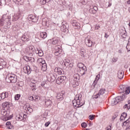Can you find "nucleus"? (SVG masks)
Here are the masks:
<instances>
[{
	"label": "nucleus",
	"instance_id": "1",
	"mask_svg": "<svg viewBox=\"0 0 130 130\" xmlns=\"http://www.w3.org/2000/svg\"><path fill=\"white\" fill-rule=\"evenodd\" d=\"M72 104L75 108H79L85 104V101L82 98V94H79L75 96V99L72 101Z\"/></svg>",
	"mask_w": 130,
	"mask_h": 130
},
{
	"label": "nucleus",
	"instance_id": "2",
	"mask_svg": "<svg viewBox=\"0 0 130 130\" xmlns=\"http://www.w3.org/2000/svg\"><path fill=\"white\" fill-rule=\"evenodd\" d=\"M11 16H8L7 14H4L3 15L2 19H0V26H4L6 25L11 24Z\"/></svg>",
	"mask_w": 130,
	"mask_h": 130
},
{
	"label": "nucleus",
	"instance_id": "3",
	"mask_svg": "<svg viewBox=\"0 0 130 130\" xmlns=\"http://www.w3.org/2000/svg\"><path fill=\"white\" fill-rule=\"evenodd\" d=\"M18 78L17 76L14 74L9 73L6 78V81L7 83H16Z\"/></svg>",
	"mask_w": 130,
	"mask_h": 130
},
{
	"label": "nucleus",
	"instance_id": "4",
	"mask_svg": "<svg viewBox=\"0 0 130 130\" xmlns=\"http://www.w3.org/2000/svg\"><path fill=\"white\" fill-rule=\"evenodd\" d=\"M80 84V75L79 74H75L73 75V81L72 85L74 88H76L77 86Z\"/></svg>",
	"mask_w": 130,
	"mask_h": 130
},
{
	"label": "nucleus",
	"instance_id": "5",
	"mask_svg": "<svg viewBox=\"0 0 130 130\" xmlns=\"http://www.w3.org/2000/svg\"><path fill=\"white\" fill-rule=\"evenodd\" d=\"M92 39V38L90 36H88L85 39V42L86 45L87 46H88V47H92V45H94V43L91 40Z\"/></svg>",
	"mask_w": 130,
	"mask_h": 130
},
{
	"label": "nucleus",
	"instance_id": "6",
	"mask_svg": "<svg viewBox=\"0 0 130 130\" xmlns=\"http://www.w3.org/2000/svg\"><path fill=\"white\" fill-rule=\"evenodd\" d=\"M120 89L121 90V92H125V94L126 95L128 94L129 93H130V87H126V86L124 85H122L120 86Z\"/></svg>",
	"mask_w": 130,
	"mask_h": 130
},
{
	"label": "nucleus",
	"instance_id": "7",
	"mask_svg": "<svg viewBox=\"0 0 130 130\" xmlns=\"http://www.w3.org/2000/svg\"><path fill=\"white\" fill-rule=\"evenodd\" d=\"M66 79L67 77L64 76L58 77L56 79V83L58 85H60V84H61L63 81H66Z\"/></svg>",
	"mask_w": 130,
	"mask_h": 130
},
{
	"label": "nucleus",
	"instance_id": "8",
	"mask_svg": "<svg viewBox=\"0 0 130 130\" xmlns=\"http://www.w3.org/2000/svg\"><path fill=\"white\" fill-rule=\"evenodd\" d=\"M20 13H14L12 15V21L13 22H16V21H18V20L20 19Z\"/></svg>",
	"mask_w": 130,
	"mask_h": 130
},
{
	"label": "nucleus",
	"instance_id": "9",
	"mask_svg": "<svg viewBox=\"0 0 130 130\" xmlns=\"http://www.w3.org/2000/svg\"><path fill=\"white\" fill-rule=\"evenodd\" d=\"M72 24L75 29H80L81 28V24L76 20H73Z\"/></svg>",
	"mask_w": 130,
	"mask_h": 130
},
{
	"label": "nucleus",
	"instance_id": "10",
	"mask_svg": "<svg viewBox=\"0 0 130 130\" xmlns=\"http://www.w3.org/2000/svg\"><path fill=\"white\" fill-rule=\"evenodd\" d=\"M68 24L67 23H65L62 22V26H61V31L62 32H64L66 33V32H68L69 31V29H68Z\"/></svg>",
	"mask_w": 130,
	"mask_h": 130
},
{
	"label": "nucleus",
	"instance_id": "11",
	"mask_svg": "<svg viewBox=\"0 0 130 130\" xmlns=\"http://www.w3.org/2000/svg\"><path fill=\"white\" fill-rule=\"evenodd\" d=\"M54 72L58 75H63L64 74L63 70L62 69L58 68H55L54 70Z\"/></svg>",
	"mask_w": 130,
	"mask_h": 130
},
{
	"label": "nucleus",
	"instance_id": "12",
	"mask_svg": "<svg viewBox=\"0 0 130 130\" xmlns=\"http://www.w3.org/2000/svg\"><path fill=\"white\" fill-rule=\"evenodd\" d=\"M9 97V93L7 92H3L0 94V101L4 100L5 98H8Z\"/></svg>",
	"mask_w": 130,
	"mask_h": 130
},
{
	"label": "nucleus",
	"instance_id": "13",
	"mask_svg": "<svg viewBox=\"0 0 130 130\" xmlns=\"http://www.w3.org/2000/svg\"><path fill=\"white\" fill-rule=\"evenodd\" d=\"M78 74H80L81 76H83V75H85V74H86V72H87V68L84 67L83 68L78 69Z\"/></svg>",
	"mask_w": 130,
	"mask_h": 130
},
{
	"label": "nucleus",
	"instance_id": "14",
	"mask_svg": "<svg viewBox=\"0 0 130 130\" xmlns=\"http://www.w3.org/2000/svg\"><path fill=\"white\" fill-rule=\"evenodd\" d=\"M23 71L25 74H27V75L31 74V69L29 66L23 67Z\"/></svg>",
	"mask_w": 130,
	"mask_h": 130
},
{
	"label": "nucleus",
	"instance_id": "15",
	"mask_svg": "<svg viewBox=\"0 0 130 130\" xmlns=\"http://www.w3.org/2000/svg\"><path fill=\"white\" fill-rule=\"evenodd\" d=\"M48 42H51L53 45H56L58 43V39L57 38H54L51 40H49Z\"/></svg>",
	"mask_w": 130,
	"mask_h": 130
},
{
	"label": "nucleus",
	"instance_id": "16",
	"mask_svg": "<svg viewBox=\"0 0 130 130\" xmlns=\"http://www.w3.org/2000/svg\"><path fill=\"white\" fill-rule=\"evenodd\" d=\"M63 98H64L63 93H62V92L57 93L56 99L58 100H59V101H61V100H63Z\"/></svg>",
	"mask_w": 130,
	"mask_h": 130
},
{
	"label": "nucleus",
	"instance_id": "17",
	"mask_svg": "<svg viewBox=\"0 0 130 130\" xmlns=\"http://www.w3.org/2000/svg\"><path fill=\"white\" fill-rule=\"evenodd\" d=\"M45 104L46 107H51V105H52V102L50 100H45Z\"/></svg>",
	"mask_w": 130,
	"mask_h": 130
},
{
	"label": "nucleus",
	"instance_id": "18",
	"mask_svg": "<svg viewBox=\"0 0 130 130\" xmlns=\"http://www.w3.org/2000/svg\"><path fill=\"white\" fill-rule=\"evenodd\" d=\"M35 52L37 54H38L39 56H43V51L42 50H39L38 48H35Z\"/></svg>",
	"mask_w": 130,
	"mask_h": 130
},
{
	"label": "nucleus",
	"instance_id": "19",
	"mask_svg": "<svg viewBox=\"0 0 130 130\" xmlns=\"http://www.w3.org/2000/svg\"><path fill=\"white\" fill-rule=\"evenodd\" d=\"M123 76H124V72L122 71H119L118 72V78L121 80V79H123Z\"/></svg>",
	"mask_w": 130,
	"mask_h": 130
},
{
	"label": "nucleus",
	"instance_id": "20",
	"mask_svg": "<svg viewBox=\"0 0 130 130\" xmlns=\"http://www.w3.org/2000/svg\"><path fill=\"white\" fill-rule=\"evenodd\" d=\"M29 20H31L32 22H34L35 23L38 21V19L37 18V17H35V16H34L32 15H29Z\"/></svg>",
	"mask_w": 130,
	"mask_h": 130
},
{
	"label": "nucleus",
	"instance_id": "21",
	"mask_svg": "<svg viewBox=\"0 0 130 130\" xmlns=\"http://www.w3.org/2000/svg\"><path fill=\"white\" fill-rule=\"evenodd\" d=\"M92 98L93 99H98V98H102V96L101 95H100L99 92H94L92 96Z\"/></svg>",
	"mask_w": 130,
	"mask_h": 130
},
{
	"label": "nucleus",
	"instance_id": "22",
	"mask_svg": "<svg viewBox=\"0 0 130 130\" xmlns=\"http://www.w3.org/2000/svg\"><path fill=\"white\" fill-rule=\"evenodd\" d=\"M125 97V95H123L122 96H118L116 97L115 99L117 101V103H118L119 102H120V101H123V99Z\"/></svg>",
	"mask_w": 130,
	"mask_h": 130
},
{
	"label": "nucleus",
	"instance_id": "23",
	"mask_svg": "<svg viewBox=\"0 0 130 130\" xmlns=\"http://www.w3.org/2000/svg\"><path fill=\"white\" fill-rule=\"evenodd\" d=\"M2 106L3 107H5V108L7 107L8 108H10V107L12 106V105L11 104V103L9 102H5L2 104Z\"/></svg>",
	"mask_w": 130,
	"mask_h": 130
},
{
	"label": "nucleus",
	"instance_id": "24",
	"mask_svg": "<svg viewBox=\"0 0 130 130\" xmlns=\"http://www.w3.org/2000/svg\"><path fill=\"white\" fill-rule=\"evenodd\" d=\"M22 40L24 41V42L29 41V36H28V35H23L22 37Z\"/></svg>",
	"mask_w": 130,
	"mask_h": 130
},
{
	"label": "nucleus",
	"instance_id": "25",
	"mask_svg": "<svg viewBox=\"0 0 130 130\" xmlns=\"http://www.w3.org/2000/svg\"><path fill=\"white\" fill-rule=\"evenodd\" d=\"M25 109L26 111H28L30 113L33 112V109H32V108H31L29 105L26 106Z\"/></svg>",
	"mask_w": 130,
	"mask_h": 130
},
{
	"label": "nucleus",
	"instance_id": "26",
	"mask_svg": "<svg viewBox=\"0 0 130 130\" xmlns=\"http://www.w3.org/2000/svg\"><path fill=\"white\" fill-rule=\"evenodd\" d=\"M1 114L5 117H8L9 116V114H8V112H7V111L5 110H2L1 111Z\"/></svg>",
	"mask_w": 130,
	"mask_h": 130
},
{
	"label": "nucleus",
	"instance_id": "27",
	"mask_svg": "<svg viewBox=\"0 0 130 130\" xmlns=\"http://www.w3.org/2000/svg\"><path fill=\"white\" fill-rule=\"evenodd\" d=\"M121 35L122 38H126L127 34H126V31L125 30H122L121 31Z\"/></svg>",
	"mask_w": 130,
	"mask_h": 130
},
{
	"label": "nucleus",
	"instance_id": "28",
	"mask_svg": "<svg viewBox=\"0 0 130 130\" xmlns=\"http://www.w3.org/2000/svg\"><path fill=\"white\" fill-rule=\"evenodd\" d=\"M24 118H25V117H24V115H22V116L19 115L16 116L17 120H24Z\"/></svg>",
	"mask_w": 130,
	"mask_h": 130
},
{
	"label": "nucleus",
	"instance_id": "29",
	"mask_svg": "<svg viewBox=\"0 0 130 130\" xmlns=\"http://www.w3.org/2000/svg\"><path fill=\"white\" fill-rule=\"evenodd\" d=\"M40 36L41 38H43V39H45V38L47 37V34L45 32H42L40 33Z\"/></svg>",
	"mask_w": 130,
	"mask_h": 130
},
{
	"label": "nucleus",
	"instance_id": "30",
	"mask_svg": "<svg viewBox=\"0 0 130 130\" xmlns=\"http://www.w3.org/2000/svg\"><path fill=\"white\" fill-rule=\"evenodd\" d=\"M105 88H101L99 91V93H100V95H102V97H103V95L105 94Z\"/></svg>",
	"mask_w": 130,
	"mask_h": 130
},
{
	"label": "nucleus",
	"instance_id": "31",
	"mask_svg": "<svg viewBox=\"0 0 130 130\" xmlns=\"http://www.w3.org/2000/svg\"><path fill=\"white\" fill-rule=\"evenodd\" d=\"M1 66H2V69L4 68V67L7 66V62L4 60L3 59H1Z\"/></svg>",
	"mask_w": 130,
	"mask_h": 130
},
{
	"label": "nucleus",
	"instance_id": "32",
	"mask_svg": "<svg viewBox=\"0 0 130 130\" xmlns=\"http://www.w3.org/2000/svg\"><path fill=\"white\" fill-rule=\"evenodd\" d=\"M13 2L15 4H18V5H22L23 3H24V0H13Z\"/></svg>",
	"mask_w": 130,
	"mask_h": 130
},
{
	"label": "nucleus",
	"instance_id": "33",
	"mask_svg": "<svg viewBox=\"0 0 130 130\" xmlns=\"http://www.w3.org/2000/svg\"><path fill=\"white\" fill-rule=\"evenodd\" d=\"M77 67L78 68V70L86 68V66H85L82 63H78L77 64Z\"/></svg>",
	"mask_w": 130,
	"mask_h": 130
},
{
	"label": "nucleus",
	"instance_id": "34",
	"mask_svg": "<svg viewBox=\"0 0 130 130\" xmlns=\"http://www.w3.org/2000/svg\"><path fill=\"white\" fill-rule=\"evenodd\" d=\"M80 53L81 54V56H83L84 57V54H85V53H86V50H85L84 49H81L80 50Z\"/></svg>",
	"mask_w": 130,
	"mask_h": 130
},
{
	"label": "nucleus",
	"instance_id": "35",
	"mask_svg": "<svg viewBox=\"0 0 130 130\" xmlns=\"http://www.w3.org/2000/svg\"><path fill=\"white\" fill-rule=\"evenodd\" d=\"M26 58L29 61H30V62H34V61H35V59L34 57H26Z\"/></svg>",
	"mask_w": 130,
	"mask_h": 130
},
{
	"label": "nucleus",
	"instance_id": "36",
	"mask_svg": "<svg viewBox=\"0 0 130 130\" xmlns=\"http://www.w3.org/2000/svg\"><path fill=\"white\" fill-rule=\"evenodd\" d=\"M40 99V96L38 95H35L34 96V101H39Z\"/></svg>",
	"mask_w": 130,
	"mask_h": 130
},
{
	"label": "nucleus",
	"instance_id": "37",
	"mask_svg": "<svg viewBox=\"0 0 130 130\" xmlns=\"http://www.w3.org/2000/svg\"><path fill=\"white\" fill-rule=\"evenodd\" d=\"M118 103L117 102V101L116 100V99H114L113 100V101H112V105L114 106V105H116V104H117Z\"/></svg>",
	"mask_w": 130,
	"mask_h": 130
},
{
	"label": "nucleus",
	"instance_id": "38",
	"mask_svg": "<svg viewBox=\"0 0 130 130\" xmlns=\"http://www.w3.org/2000/svg\"><path fill=\"white\" fill-rule=\"evenodd\" d=\"M47 70V66H45V64L44 65H42V70H43V72H45Z\"/></svg>",
	"mask_w": 130,
	"mask_h": 130
},
{
	"label": "nucleus",
	"instance_id": "39",
	"mask_svg": "<svg viewBox=\"0 0 130 130\" xmlns=\"http://www.w3.org/2000/svg\"><path fill=\"white\" fill-rule=\"evenodd\" d=\"M6 125L8 128L11 129L12 128V125H11V122H7Z\"/></svg>",
	"mask_w": 130,
	"mask_h": 130
},
{
	"label": "nucleus",
	"instance_id": "40",
	"mask_svg": "<svg viewBox=\"0 0 130 130\" xmlns=\"http://www.w3.org/2000/svg\"><path fill=\"white\" fill-rule=\"evenodd\" d=\"M89 13L91 14H96V12L93 8H90L89 9Z\"/></svg>",
	"mask_w": 130,
	"mask_h": 130
},
{
	"label": "nucleus",
	"instance_id": "41",
	"mask_svg": "<svg viewBox=\"0 0 130 130\" xmlns=\"http://www.w3.org/2000/svg\"><path fill=\"white\" fill-rule=\"evenodd\" d=\"M60 52H61L60 50H58V51H56L54 52V55L57 56L59 54H60Z\"/></svg>",
	"mask_w": 130,
	"mask_h": 130
},
{
	"label": "nucleus",
	"instance_id": "42",
	"mask_svg": "<svg viewBox=\"0 0 130 130\" xmlns=\"http://www.w3.org/2000/svg\"><path fill=\"white\" fill-rule=\"evenodd\" d=\"M88 118L90 120H93V119H94L95 118V115H90L89 116Z\"/></svg>",
	"mask_w": 130,
	"mask_h": 130
},
{
	"label": "nucleus",
	"instance_id": "43",
	"mask_svg": "<svg viewBox=\"0 0 130 130\" xmlns=\"http://www.w3.org/2000/svg\"><path fill=\"white\" fill-rule=\"evenodd\" d=\"M20 97H21V95H20V94H16L15 96V100H19V99H20Z\"/></svg>",
	"mask_w": 130,
	"mask_h": 130
},
{
	"label": "nucleus",
	"instance_id": "44",
	"mask_svg": "<svg viewBox=\"0 0 130 130\" xmlns=\"http://www.w3.org/2000/svg\"><path fill=\"white\" fill-rule=\"evenodd\" d=\"M87 124H86V122H83L81 124L82 127H83V128H85V127H87Z\"/></svg>",
	"mask_w": 130,
	"mask_h": 130
},
{
	"label": "nucleus",
	"instance_id": "45",
	"mask_svg": "<svg viewBox=\"0 0 130 130\" xmlns=\"http://www.w3.org/2000/svg\"><path fill=\"white\" fill-rule=\"evenodd\" d=\"M28 99L30 101H34V96H32L31 95L28 96Z\"/></svg>",
	"mask_w": 130,
	"mask_h": 130
},
{
	"label": "nucleus",
	"instance_id": "46",
	"mask_svg": "<svg viewBox=\"0 0 130 130\" xmlns=\"http://www.w3.org/2000/svg\"><path fill=\"white\" fill-rule=\"evenodd\" d=\"M99 79H100V74H98L95 77V80L96 81H99Z\"/></svg>",
	"mask_w": 130,
	"mask_h": 130
},
{
	"label": "nucleus",
	"instance_id": "47",
	"mask_svg": "<svg viewBox=\"0 0 130 130\" xmlns=\"http://www.w3.org/2000/svg\"><path fill=\"white\" fill-rule=\"evenodd\" d=\"M63 63L65 66V67H66V68H69L70 66V63L63 62Z\"/></svg>",
	"mask_w": 130,
	"mask_h": 130
},
{
	"label": "nucleus",
	"instance_id": "48",
	"mask_svg": "<svg viewBox=\"0 0 130 130\" xmlns=\"http://www.w3.org/2000/svg\"><path fill=\"white\" fill-rule=\"evenodd\" d=\"M54 80H55V77H54V76L53 75H52V76H51V79L50 80V81L51 82H53V81H54Z\"/></svg>",
	"mask_w": 130,
	"mask_h": 130
},
{
	"label": "nucleus",
	"instance_id": "49",
	"mask_svg": "<svg viewBox=\"0 0 130 130\" xmlns=\"http://www.w3.org/2000/svg\"><path fill=\"white\" fill-rule=\"evenodd\" d=\"M42 60H43V59L41 58H39L38 59V63H42Z\"/></svg>",
	"mask_w": 130,
	"mask_h": 130
},
{
	"label": "nucleus",
	"instance_id": "50",
	"mask_svg": "<svg viewBox=\"0 0 130 130\" xmlns=\"http://www.w3.org/2000/svg\"><path fill=\"white\" fill-rule=\"evenodd\" d=\"M111 126H112V124H111L110 125L106 127V130H111Z\"/></svg>",
	"mask_w": 130,
	"mask_h": 130
},
{
	"label": "nucleus",
	"instance_id": "51",
	"mask_svg": "<svg viewBox=\"0 0 130 130\" xmlns=\"http://www.w3.org/2000/svg\"><path fill=\"white\" fill-rule=\"evenodd\" d=\"M128 122H129V120H127L126 121H125L123 123V125H124V126H125V125H126V123H128Z\"/></svg>",
	"mask_w": 130,
	"mask_h": 130
},
{
	"label": "nucleus",
	"instance_id": "52",
	"mask_svg": "<svg viewBox=\"0 0 130 130\" xmlns=\"http://www.w3.org/2000/svg\"><path fill=\"white\" fill-rule=\"evenodd\" d=\"M98 82V80H94L93 83V87H95V86H96V85H97V83Z\"/></svg>",
	"mask_w": 130,
	"mask_h": 130
},
{
	"label": "nucleus",
	"instance_id": "53",
	"mask_svg": "<svg viewBox=\"0 0 130 130\" xmlns=\"http://www.w3.org/2000/svg\"><path fill=\"white\" fill-rule=\"evenodd\" d=\"M125 119V118H124V117H123V116L121 115L120 117V121H123V120H124Z\"/></svg>",
	"mask_w": 130,
	"mask_h": 130
},
{
	"label": "nucleus",
	"instance_id": "54",
	"mask_svg": "<svg viewBox=\"0 0 130 130\" xmlns=\"http://www.w3.org/2000/svg\"><path fill=\"white\" fill-rule=\"evenodd\" d=\"M30 86L32 88H35L36 87V85L34 83H30Z\"/></svg>",
	"mask_w": 130,
	"mask_h": 130
},
{
	"label": "nucleus",
	"instance_id": "55",
	"mask_svg": "<svg viewBox=\"0 0 130 130\" xmlns=\"http://www.w3.org/2000/svg\"><path fill=\"white\" fill-rule=\"evenodd\" d=\"M126 48L128 51H130V44H127Z\"/></svg>",
	"mask_w": 130,
	"mask_h": 130
},
{
	"label": "nucleus",
	"instance_id": "56",
	"mask_svg": "<svg viewBox=\"0 0 130 130\" xmlns=\"http://www.w3.org/2000/svg\"><path fill=\"white\" fill-rule=\"evenodd\" d=\"M44 64H45V66H46V63L45 62V60L43 59L42 62L41 63V66H44Z\"/></svg>",
	"mask_w": 130,
	"mask_h": 130
},
{
	"label": "nucleus",
	"instance_id": "57",
	"mask_svg": "<svg viewBox=\"0 0 130 130\" xmlns=\"http://www.w3.org/2000/svg\"><path fill=\"white\" fill-rule=\"evenodd\" d=\"M117 59L118 58H113L112 60L113 61V62H116V61H117Z\"/></svg>",
	"mask_w": 130,
	"mask_h": 130
},
{
	"label": "nucleus",
	"instance_id": "58",
	"mask_svg": "<svg viewBox=\"0 0 130 130\" xmlns=\"http://www.w3.org/2000/svg\"><path fill=\"white\" fill-rule=\"evenodd\" d=\"M46 0H42V1H41V3L42 5H45V4H46Z\"/></svg>",
	"mask_w": 130,
	"mask_h": 130
},
{
	"label": "nucleus",
	"instance_id": "59",
	"mask_svg": "<svg viewBox=\"0 0 130 130\" xmlns=\"http://www.w3.org/2000/svg\"><path fill=\"white\" fill-rule=\"evenodd\" d=\"M121 116L124 117L125 118L126 116H127V115L125 113H122Z\"/></svg>",
	"mask_w": 130,
	"mask_h": 130
},
{
	"label": "nucleus",
	"instance_id": "60",
	"mask_svg": "<svg viewBox=\"0 0 130 130\" xmlns=\"http://www.w3.org/2000/svg\"><path fill=\"white\" fill-rule=\"evenodd\" d=\"M50 123V121H48L47 122L45 123V126L47 127V126H48V125H49Z\"/></svg>",
	"mask_w": 130,
	"mask_h": 130
},
{
	"label": "nucleus",
	"instance_id": "61",
	"mask_svg": "<svg viewBox=\"0 0 130 130\" xmlns=\"http://www.w3.org/2000/svg\"><path fill=\"white\" fill-rule=\"evenodd\" d=\"M31 83L32 84H35L36 83V80H34V79H31L30 80Z\"/></svg>",
	"mask_w": 130,
	"mask_h": 130
},
{
	"label": "nucleus",
	"instance_id": "62",
	"mask_svg": "<svg viewBox=\"0 0 130 130\" xmlns=\"http://www.w3.org/2000/svg\"><path fill=\"white\" fill-rule=\"evenodd\" d=\"M99 28H100V25H96L95 26V29L98 30Z\"/></svg>",
	"mask_w": 130,
	"mask_h": 130
},
{
	"label": "nucleus",
	"instance_id": "63",
	"mask_svg": "<svg viewBox=\"0 0 130 130\" xmlns=\"http://www.w3.org/2000/svg\"><path fill=\"white\" fill-rule=\"evenodd\" d=\"M64 62H67L68 63H70L71 62V60L69 59H66L65 61H63Z\"/></svg>",
	"mask_w": 130,
	"mask_h": 130
},
{
	"label": "nucleus",
	"instance_id": "64",
	"mask_svg": "<svg viewBox=\"0 0 130 130\" xmlns=\"http://www.w3.org/2000/svg\"><path fill=\"white\" fill-rule=\"evenodd\" d=\"M94 10H95L96 12H97V11H98V8H97L96 6H94L93 7V8H92Z\"/></svg>",
	"mask_w": 130,
	"mask_h": 130
}]
</instances>
